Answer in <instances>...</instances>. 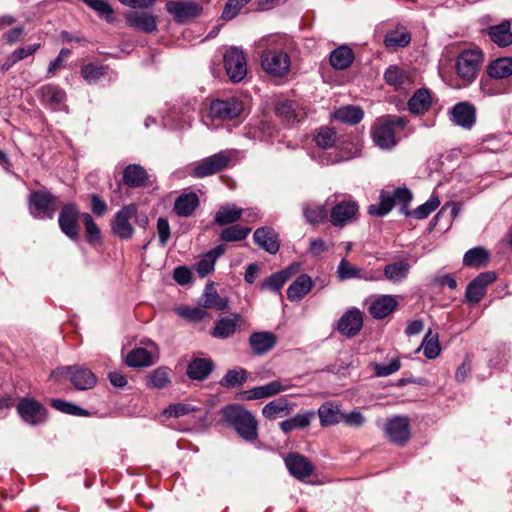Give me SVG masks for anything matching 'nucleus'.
I'll list each match as a JSON object with an SVG mask.
<instances>
[{
    "mask_svg": "<svg viewBox=\"0 0 512 512\" xmlns=\"http://www.w3.org/2000/svg\"><path fill=\"white\" fill-rule=\"evenodd\" d=\"M291 39L286 35L274 34L261 38L257 46L262 48L260 64L273 77H283L290 71L291 60L286 51Z\"/></svg>",
    "mask_w": 512,
    "mask_h": 512,
    "instance_id": "obj_1",
    "label": "nucleus"
},
{
    "mask_svg": "<svg viewBox=\"0 0 512 512\" xmlns=\"http://www.w3.org/2000/svg\"><path fill=\"white\" fill-rule=\"evenodd\" d=\"M407 124L408 120L399 115H383L376 118L370 128L373 143L382 150H391L397 145L400 134Z\"/></svg>",
    "mask_w": 512,
    "mask_h": 512,
    "instance_id": "obj_2",
    "label": "nucleus"
},
{
    "mask_svg": "<svg viewBox=\"0 0 512 512\" xmlns=\"http://www.w3.org/2000/svg\"><path fill=\"white\" fill-rule=\"evenodd\" d=\"M245 112L243 102L236 98L215 99L203 115V123L210 128H218L224 122L240 120Z\"/></svg>",
    "mask_w": 512,
    "mask_h": 512,
    "instance_id": "obj_3",
    "label": "nucleus"
},
{
    "mask_svg": "<svg viewBox=\"0 0 512 512\" xmlns=\"http://www.w3.org/2000/svg\"><path fill=\"white\" fill-rule=\"evenodd\" d=\"M222 417L245 441L251 442L258 438V422L244 407L237 404L228 405L222 409Z\"/></svg>",
    "mask_w": 512,
    "mask_h": 512,
    "instance_id": "obj_4",
    "label": "nucleus"
},
{
    "mask_svg": "<svg viewBox=\"0 0 512 512\" xmlns=\"http://www.w3.org/2000/svg\"><path fill=\"white\" fill-rule=\"evenodd\" d=\"M132 221L142 229H146L149 219L146 213L140 212L135 203L124 205L118 210L111 221V230L115 236L122 240H129L134 235Z\"/></svg>",
    "mask_w": 512,
    "mask_h": 512,
    "instance_id": "obj_5",
    "label": "nucleus"
},
{
    "mask_svg": "<svg viewBox=\"0 0 512 512\" xmlns=\"http://www.w3.org/2000/svg\"><path fill=\"white\" fill-rule=\"evenodd\" d=\"M482 62L483 52L479 48L465 49L458 54L455 71L464 86L470 85L475 81Z\"/></svg>",
    "mask_w": 512,
    "mask_h": 512,
    "instance_id": "obj_6",
    "label": "nucleus"
},
{
    "mask_svg": "<svg viewBox=\"0 0 512 512\" xmlns=\"http://www.w3.org/2000/svg\"><path fill=\"white\" fill-rule=\"evenodd\" d=\"M412 200V193L407 188H396L392 191L382 190L380 193V203L371 204L368 207V214L372 216L382 217L387 215L395 206V204L402 203L401 211L404 213L406 205Z\"/></svg>",
    "mask_w": 512,
    "mask_h": 512,
    "instance_id": "obj_7",
    "label": "nucleus"
},
{
    "mask_svg": "<svg viewBox=\"0 0 512 512\" xmlns=\"http://www.w3.org/2000/svg\"><path fill=\"white\" fill-rule=\"evenodd\" d=\"M70 376V381L76 389L87 390L95 386L96 376L87 368L80 367H61L51 373V378L59 381L63 377Z\"/></svg>",
    "mask_w": 512,
    "mask_h": 512,
    "instance_id": "obj_8",
    "label": "nucleus"
},
{
    "mask_svg": "<svg viewBox=\"0 0 512 512\" xmlns=\"http://www.w3.org/2000/svg\"><path fill=\"white\" fill-rule=\"evenodd\" d=\"M224 67L232 82L238 83L247 74L246 58L242 50L231 47L224 54Z\"/></svg>",
    "mask_w": 512,
    "mask_h": 512,
    "instance_id": "obj_9",
    "label": "nucleus"
},
{
    "mask_svg": "<svg viewBox=\"0 0 512 512\" xmlns=\"http://www.w3.org/2000/svg\"><path fill=\"white\" fill-rule=\"evenodd\" d=\"M77 206L73 203L66 204L62 207L58 223L61 231L71 240H77L79 237V219H81Z\"/></svg>",
    "mask_w": 512,
    "mask_h": 512,
    "instance_id": "obj_10",
    "label": "nucleus"
},
{
    "mask_svg": "<svg viewBox=\"0 0 512 512\" xmlns=\"http://www.w3.org/2000/svg\"><path fill=\"white\" fill-rule=\"evenodd\" d=\"M29 205L31 214L40 219H51L55 213L54 197L46 191H36L30 194Z\"/></svg>",
    "mask_w": 512,
    "mask_h": 512,
    "instance_id": "obj_11",
    "label": "nucleus"
},
{
    "mask_svg": "<svg viewBox=\"0 0 512 512\" xmlns=\"http://www.w3.org/2000/svg\"><path fill=\"white\" fill-rule=\"evenodd\" d=\"M385 433L391 443L403 446L410 438V422L406 416H395L387 420Z\"/></svg>",
    "mask_w": 512,
    "mask_h": 512,
    "instance_id": "obj_12",
    "label": "nucleus"
},
{
    "mask_svg": "<svg viewBox=\"0 0 512 512\" xmlns=\"http://www.w3.org/2000/svg\"><path fill=\"white\" fill-rule=\"evenodd\" d=\"M17 411L22 420L30 425H39L46 420L45 407L33 398H22Z\"/></svg>",
    "mask_w": 512,
    "mask_h": 512,
    "instance_id": "obj_13",
    "label": "nucleus"
},
{
    "mask_svg": "<svg viewBox=\"0 0 512 512\" xmlns=\"http://www.w3.org/2000/svg\"><path fill=\"white\" fill-rule=\"evenodd\" d=\"M359 206L355 201L343 200L336 204L330 213V221L335 227H344L357 219Z\"/></svg>",
    "mask_w": 512,
    "mask_h": 512,
    "instance_id": "obj_14",
    "label": "nucleus"
},
{
    "mask_svg": "<svg viewBox=\"0 0 512 512\" xmlns=\"http://www.w3.org/2000/svg\"><path fill=\"white\" fill-rule=\"evenodd\" d=\"M275 113L280 119L291 125L300 122L307 116L306 108L296 101L287 99L279 100L276 103Z\"/></svg>",
    "mask_w": 512,
    "mask_h": 512,
    "instance_id": "obj_15",
    "label": "nucleus"
},
{
    "mask_svg": "<svg viewBox=\"0 0 512 512\" xmlns=\"http://www.w3.org/2000/svg\"><path fill=\"white\" fill-rule=\"evenodd\" d=\"M451 121L462 128L471 129L476 122V108L469 102H459L449 111Z\"/></svg>",
    "mask_w": 512,
    "mask_h": 512,
    "instance_id": "obj_16",
    "label": "nucleus"
},
{
    "mask_svg": "<svg viewBox=\"0 0 512 512\" xmlns=\"http://www.w3.org/2000/svg\"><path fill=\"white\" fill-rule=\"evenodd\" d=\"M293 385L288 379H278L247 391V399H262L275 396L289 390Z\"/></svg>",
    "mask_w": 512,
    "mask_h": 512,
    "instance_id": "obj_17",
    "label": "nucleus"
},
{
    "mask_svg": "<svg viewBox=\"0 0 512 512\" xmlns=\"http://www.w3.org/2000/svg\"><path fill=\"white\" fill-rule=\"evenodd\" d=\"M363 326V313L358 308L347 310L338 321L339 332L347 337H353L359 333Z\"/></svg>",
    "mask_w": 512,
    "mask_h": 512,
    "instance_id": "obj_18",
    "label": "nucleus"
},
{
    "mask_svg": "<svg viewBox=\"0 0 512 512\" xmlns=\"http://www.w3.org/2000/svg\"><path fill=\"white\" fill-rule=\"evenodd\" d=\"M167 11L177 22H186L200 15L202 7L195 2H173L166 4Z\"/></svg>",
    "mask_w": 512,
    "mask_h": 512,
    "instance_id": "obj_19",
    "label": "nucleus"
},
{
    "mask_svg": "<svg viewBox=\"0 0 512 512\" xmlns=\"http://www.w3.org/2000/svg\"><path fill=\"white\" fill-rule=\"evenodd\" d=\"M253 239L260 248L270 254H276L279 251L280 242L278 234L271 227L264 226L256 229Z\"/></svg>",
    "mask_w": 512,
    "mask_h": 512,
    "instance_id": "obj_20",
    "label": "nucleus"
},
{
    "mask_svg": "<svg viewBox=\"0 0 512 512\" xmlns=\"http://www.w3.org/2000/svg\"><path fill=\"white\" fill-rule=\"evenodd\" d=\"M277 337L269 331L254 332L249 337V345L255 355L262 356L274 348Z\"/></svg>",
    "mask_w": 512,
    "mask_h": 512,
    "instance_id": "obj_21",
    "label": "nucleus"
},
{
    "mask_svg": "<svg viewBox=\"0 0 512 512\" xmlns=\"http://www.w3.org/2000/svg\"><path fill=\"white\" fill-rule=\"evenodd\" d=\"M285 465L289 473L297 479L310 476L313 466L306 457L297 453H291L285 458Z\"/></svg>",
    "mask_w": 512,
    "mask_h": 512,
    "instance_id": "obj_22",
    "label": "nucleus"
},
{
    "mask_svg": "<svg viewBox=\"0 0 512 512\" xmlns=\"http://www.w3.org/2000/svg\"><path fill=\"white\" fill-rule=\"evenodd\" d=\"M245 134L250 139L268 142L274 137L275 128L268 120L256 119L248 124Z\"/></svg>",
    "mask_w": 512,
    "mask_h": 512,
    "instance_id": "obj_23",
    "label": "nucleus"
},
{
    "mask_svg": "<svg viewBox=\"0 0 512 512\" xmlns=\"http://www.w3.org/2000/svg\"><path fill=\"white\" fill-rule=\"evenodd\" d=\"M42 102L52 110H62L65 107L66 93L59 86L48 84L40 89Z\"/></svg>",
    "mask_w": 512,
    "mask_h": 512,
    "instance_id": "obj_24",
    "label": "nucleus"
},
{
    "mask_svg": "<svg viewBox=\"0 0 512 512\" xmlns=\"http://www.w3.org/2000/svg\"><path fill=\"white\" fill-rule=\"evenodd\" d=\"M337 274L340 280L347 279H364L366 281H378L382 279L380 273L375 272L374 274L367 275L362 273V269L356 265L351 264L346 258H343L337 268Z\"/></svg>",
    "mask_w": 512,
    "mask_h": 512,
    "instance_id": "obj_25",
    "label": "nucleus"
},
{
    "mask_svg": "<svg viewBox=\"0 0 512 512\" xmlns=\"http://www.w3.org/2000/svg\"><path fill=\"white\" fill-rule=\"evenodd\" d=\"M397 307L392 295H381L373 299L369 305V313L375 319H382L391 314Z\"/></svg>",
    "mask_w": 512,
    "mask_h": 512,
    "instance_id": "obj_26",
    "label": "nucleus"
},
{
    "mask_svg": "<svg viewBox=\"0 0 512 512\" xmlns=\"http://www.w3.org/2000/svg\"><path fill=\"white\" fill-rule=\"evenodd\" d=\"M127 23L145 33H151L157 29V20L154 15L145 12H129L125 15Z\"/></svg>",
    "mask_w": 512,
    "mask_h": 512,
    "instance_id": "obj_27",
    "label": "nucleus"
},
{
    "mask_svg": "<svg viewBox=\"0 0 512 512\" xmlns=\"http://www.w3.org/2000/svg\"><path fill=\"white\" fill-rule=\"evenodd\" d=\"M313 282L309 275H299L288 287L287 297L292 302L300 301L312 289Z\"/></svg>",
    "mask_w": 512,
    "mask_h": 512,
    "instance_id": "obj_28",
    "label": "nucleus"
},
{
    "mask_svg": "<svg viewBox=\"0 0 512 512\" xmlns=\"http://www.w3.org/2000/svg\"><path fill=\"white\" fill-rule=\"evenodd\" d=\"M487 34L490 40L499 47H506L512 44L511 24L508 20L498 25L489 26Z\"/></svg>",
    "mask_w": 512,
    "mask_h": 512,
    "instance_id": "obj_29",
    "label": "nucleus"
},
{
    "mask_svg": "<svg viewBox=\"0 0 512 512\" xmlns=\"http://www.w3.org/2000/svg\"><path fill=\"white\" fill-rule=\"evenodd\" d=\"M199 205V198L196 193H183L174 202V211L180 217H189Z\"/></svg>",
    "mask_w": 512,
    "mask_h": 512,
    "instance_id": "obj_30",
    "label": "nucleus"
},
{
    "mask_svg": "<svg viewBox=\"0 0 512 512\" xmlns=\"http://www.w3.org/2000/svg\"><path fill=\"white\" fill-rule=\"evenodd\" d=\"M410 268L407 261L392 262L384 266L383 276L392 283H401L408 277Z\"/></svg>",
    "mask_w": 512,
    "mask_h": 512,
    "instance_id": "obj_31",
    "label": "nucleus"
},
{
    "mask_svg": "<svg viewBox=\"0 0 512 512\" xmlns=\"http://www.w3.org/2000/svg\"><path fill=\"white\" fill-rule=\"evenodd\" d=\"M214 368L213 362L206 358L193 359L187 367V375L192 380H204L212 372Z\"/></svg>",
    "mask_w": 512,
    "mask_h": 512,
    "instance_id": "obj_32",
    "label": "nucleus"
},
{
    "mask_svg": "<svg viewBox=\"0 0 512 512\" xmlns=\"http://www.w3.org/2000/svg\"><path fill=\"white\" fill-rule=\"evenodd\" d=\"M432 104V97L427 89H418L408 101V109L413 114H424Z\"/></svg>",
    "mask_w": 512,
    "mask_h": 512,
    "instance_id": "obj_33",
    "label": "nucleus"
},
{
    "mask_svg": "<svg viewBox=\"0 0 512 512\" xmlns=\"http://www.w3.org/2000/svg\"><path fill=\"white\" fill-rule=\"evenodd\" d=\"M354 61V52L347 45L334 49L330 54V64L337 70L349 68Z\"/></svg>",
    "mask_w": 512,
    "mask_h": 512,
    "instance_id": "obj_34",
    "label": "nucleus"
},
{
    "mask_svg": "<svg viewBox=\"0 0 512 512\" xmlns=\"http://www.w3.org/2000/svg\"><path fill=\"white\" fill-rule=\"evenodd\" d=\"M240 316L233 315L220 318L211 332L215 338L226 339L233 335L238 327Z\"/></svg>",
    "mask_w": 512,
    "mask_h": 512,
    "instance_id": "obj_35",
    "label": "nucleus"
},
{
    "mask_svg": "<svg viewBox=\"0 0 512 512\" xmlns=\"http://www.w3.org/2000/svg\"><path fill=\"white\" fill-rule=\"evenodd\" d=\"M315 417L314 411H306L298 413L294 417L286 419L280 423V428L284 433H290L295 429H304L308 427Z\"/></svg>",
    "mask_w": 512,
    "mask_h": 512,
    "instance_id": "obj_36",
    "label": "nucleus"
},
{
    "mask_svg": "<svg viewBox=\"0 0 512 512\" xmlns=\"http://www.w3.org/2000/svg\"><path fill=\"white\" fill-rule=\"evenodd\" d=\"M487 73L494 79L509 77L512 75V58L504 57L492 61L487 68Z\"/></svg>",
    "mask_w": 512,
    "mask_h": 512,
    "instance_id": "obj_37",
    "label": "nucleus"
},
{
    "mask_svg": "<svg viewBox=\"0 0 512 512\" xmlns=\"http://www.w3.org/2000/svg\"><path fill=\"white\" fill-rule=\"evenodd\" d=\"M363 116V110L356 106H344L337 109L332 114L334 120L352 125L359 123L363 119Z\"/></svg>",
    "mask_w": 512,
    "mask_h": 512,
    "instance_id": "obj_38",
    "label": "nucleus"
},
{
    "mask_svg": "<svg viewBox=\"0 0 512 512\" xmlns=\"http://www.w3.org/2000/svg\"><path fill=\"white\" fill-rule=\"evenodd\" d=\"M154 363V358L145 348H135L126 356V364L130 367H148Z\"/></svg>",
    "mask_w": 512,
    "mask_h": 512,
    "instance_id": "obj_39",
    "label": "nucleus"
},
{
    "mask_svg": "<svg viewBox=\"0 0 512 512\" xmlns=\"http://www.w3.org/2000/svg\"><path fill=\"white\" fill-rule=\"evenodd\" d=\"M123 178L128 186L139 187L145 184L147 172L139 164H131L124 170Z\"/></svg>",
    "mask_w": 512,
    "mask_h": 512,
    "instance_id": "obj_40",
    "label": "nucleus"
},
{
    "mask_svg": "<svg viewBox=\"0 0 512 512\" xmlns=\"http://www.w3.org/2000/svg\"><path fill=\"white\" fill-rule=\"evenodd\" d=\"M318 416L322 426H330L339 423L342 420V413L338 406L331 403H325L318 409Z\"/></svg>",
    "mask_w": 512,
    "mask_h": 512,
    "instance_id": "obj_41",
    "label": "nucleus"
},
{
    "mask_svg": "<svg viewBox=\"0 0 512 512\" xmlns=\"http://www.w3.org/2000/svg\"><path fill=\"white\" fill-rule=\"evenodd\" d=\"M243 210L233 204L221 206L215 215V222L218 225H227L240 219Z\"/></svg>",
    "mask_w": 512,
    "mask_h": 512,
    "instance_id": "obj_42",
    "label": "nucleus"
},
{
    "mask_svg": "<svg viewBox=\"0 0 512 512\" xmlns=\"http://www.w3.org/2000/svg\"><path fill=\"white\" fill-rule=\"evenodd\" d=\"M303 216L312 225L322 223L328 216L325 205L303 204Z\"/></svg>",
    "mask_w": 512,
    "mask_h": 512,
    "instance_id": "obj_43",
    "label": "nucleus"
},
{
    "mask_svg": "<svg viewBox=\"0 0 512 512\" xmlns=\"http://www.w3.org/2000/svg\"><path fill=\"white\" fill-rule=\"evenodd\" d=\"M108 73V66L89 63L81 68V75L88 84H96Z\"/></svg>",
    "mask_w": 512,
    "mask_h": 512,
    "instance_id": "obj_44",
    "label": "nucleus"
},
{
    "mask_svg": "<svg viewBox=\"0 0 512 512\" xmlns=\"http://www.w3.org/2000/svg\"><path fill=\"white\" fill-rule=\"evenodd\" d=\"M488 258L489 254L484 248L476 247L464 254L463 263L466 266L481 268L486 265Z\"/></svg>",
    "mask_w": 512,
    "mask_h": 512,
    "instance_id": "obj_45",
    "label": "nucleus"
},
{
    "mask_svg": "<svg viewBox=\"0 0 512 512\" xmlns=\"http://www.w3.org/2000/svg\"><path fill=\"white\" fill-rule=\"evenodd\" d=\"M440 205L439 197L433 193L431 197L413 211H404L407 216H413L416 219H425Z\"/></svg>",
    "mask_w": 512,
    "mask_h": 512,
    "instance_id": "obj_46",
    "label": "nucleus"
},
{
    "mask_svg": "<svg viewBox=\"0 0 512 512\" xmlns=\"http://www.w3.org/2000/svg\"><path fill=\"white\" fill-rule=\"evenodd\" d=\"M290 275L291 273L288 270H282L274 273L261 283V289L278 292L288 281Z\"/></svg>",
    "mask_w": 512,
    "mask_h": 512,
    "instance_id": "obj_47",
    "label": "nucleus"
},
{
    "mask_svg": "<svg viewBox=\"0 0 512 512\" xmlns=\"http://www.w3.org/2000/svg\"><path fill=\"white\" fill-rule=\"evenodd\" d=\"M337 139L336 131L327 126L320 127L314 134V141L317 146L328 149L335 145Z\"/></svg>",
    "mask_w": 512,
    "mask_h": 512,
    "instance_id": "obj_48",
    "label": "nucleus"
},
{
    "mask_svg": "<svg viewBox=\"0 0 512 512\" xmlns=\"http://www.w3.org/2000/svg\"><path fill=\"white\" fill-rule=\"evenodd\" d=\"M411 41L409 32L402 30L390 31L386 34L384 43L385 46L392 49H397L407 46Z\"/></svg>",
    "mask_w": 512,
    "mask_h": 512,
    "instance_id": "obj_49",
    "label": "nucleus"
},
{
    "mask_svg": "<svg viewBox=\"0 0 512 512\" xmlns=\"http://www.w3.org/2000/svg\"><path fill=\"white\" fill-rule=\"evenodd\" d=\"M147 383L152 388H165L170 383L169 369L167 367L156 368L149 374Z\"/></svg>",
    "mask_w": 512,
    "mask_h": 512,
    "instance_id": "obj_50",
    "label": "nucleus"
},
{
    "mask_svg": "<svg viewBox=\"0 0 512 512\" xmlns=\"http://www.w3.org/2000/svg\"><path fill=\"white\" fill-rule=\"evenodd\" d=\"M421 347L426 358H436L441 351L437 334H433L429 330L422 341Z\"/></svg>",
    "mask_w": 512,
    "mask_h": 512,
    "instance_id": "obj_51",
    "label": "nucleus"
},
{
    "mask_svg": "<svg viewBox=\"0 0 512 512\" xmlns=\"http://www.w3.org/2000/svg\"><path fill=\"white\" fill-rule=\"evenodd\" d=\"M384 79L389 85L394 86L396 89L403 88L408 81L406 73L397 66L388 67L384 74Z\"/></svg>",
    "mask_w": 512,
    "mask_h": 512,
    "instance_id": "obj_52",
    "label": "nucleus"
},
{
    "mask_svg": "<svg viewBox=\"0 0 512 512\" xmlns=\"http://www.w3.org/2000/svg\"><path fill=\"white\" fill-rule=\"evenodd\" d=\"M89 8L94 10L100 17L108 23L114 21V11L109 3L103 0H82Z\"/></svg>",
    "mask_w": 512,
    "mask_h": 512,
    "instance_id": "obj_53",
    "label": "nucleus"
},
{
    "mask_svg": "<svg viewBox=\"0 0 512 512\" xmlns=\"http://www.w3.org/2000/svg\"><path fill=\"white\" fill-rule=\"evenodd\" d=\"M289 409V403L284 398L275 399L267 403L263 409L262 414L265 418L275 419L278 415Z\"/></svg>",
    "mask_w": 512,
    "mask_h": 512,
    "instance_id": "obj_54",
    "label": "nucleus"
},
{
    "mask_svg": "<svg viewBox=\"0 0 512 512\" xmlns=\"http://www.w3.org/2000/svg\"><path fill=\"white\" fill-rule=\"evenodd\" d=\"M81 220L85 226L87 240L90 244H95L101 239V231L89 213H82Z\"/></svg>",
    "mask_w": 512,
    "mask_h": 512,
    "instance_id": "obj_55",
    "label": "nucleus"
},
{
    "mask_svg": "<svg viewBox=\"0 0 512 512\" xmlns=\"http://www.w3.org/2000/svg\"><path fill=\"white\" fill-rule=\"evenodd\" d=\"M229 162H202L193 170V176L203 178L216 174L228 166Z\"/></svg>",
    "mask_w": 512,
    "mask_h": 512,
    "instance_id": "obj_56",
    "label": "nucleus"
},
{
    "mask_svg": "<svg viewBox=\"0 0 512 512\" xmlns=\"http://www.w3.org/2000/svg\"><path fill=\"white\" fill-rule=\"evenodd\" d=\"M251 232V229L248 227H242L240 225H233L226 229H224L221 232V239L226 242H232V241H241L245 239L249 233Z\"/></svg>",
    "mask_w": 512,
    "mask_h": 512,
    "instance_id": "obj_57",
    "label": "nucleus"
},
{
    "mask_svg": "<svg viewBox=\"0 0 512 512\" xmlns=\"http://www.w3.org/2000/svg\"><path fill=\"white\" fill-rule=\"evenodd\" d=\"M204 307L223 310L226 308V302L218 295L213 285H208L204 292Z\"/></svg>",
    "mask_w": 512,
    "mask_h": 512,
    "instance_id": "obj_58",
    "label": "nucleus"
},
{
    "mask_svg": "<svg viewBox=\"0 0 512 512\" xmlns=\"http://www.w3.org/2000/svg\"><path fill=\"white\" fill-rule=\"evenodd\" d=\"M246 378V371L244 369H232L225 374L221 379L220 384L223 387L233 388L245 382Z\"/></svg>",
    "mask_w": 512,
    "mask_h": 512,
    "instance_id": "obj_59",
    "label": "nucleus"
},
{
    "mask_svg": "<svg viewBox=\"0 0 512 512\" xmlns=\"http://www.w3.org/2000/svg\"><path fill=\"white\" fill-rule=\"evenodd\" d=\"M52 407L55 409L70 415L75 416H87L89 415L88 411L67 401L61 399H53L51 401Z\"/></svg>",
    "mask_w": 512,
    "mask_h": 512,
    "instance_id": "obj_60",
    "label": "nucleus"
},
{
    "mask_svg": "<svg viewBox=\"0 0 512 512\" xmlns=\"http://www.w3.org/2000/svg\"><path fill=\"white\" fill-rule=\"evenodd\" d=\"M251 0H228L222 11V18L224 20L234 19Z\"/></svg>",
    "mask_w": 512,
    "mask_h": 512,
    "instance_id": "obj_61",
    "label": "nucleus"
},
{
    "mask_svg": "<svg viewBox=\"0 0 512 512\" xmlns=\"http://www.w3.org/2000/svg\"><path fill=\"white\" fill-rule=\"evenodd\" d=\"M205 308L206 307H178L176 312L179 316L187 320L197 322L205 318L207 314Z\"/></svg>",
    "mask_w": 512,
    "mask_h": 512,
    "instance_id": "obj_62",
    "label": "nucleus"
},
{
    "mask_svg": "<svg viewBox=\"0 0 512 512\" xmlns=\"http://www.w3.org/2000/svg\"><path fill=\"white\" fill-rule=\"evenodd\" d=\"M196 408L188 403H176L169 405L166 409H164L163 414L167 417H181L187 415Z\"/></svg>",
    "mask_w": 512,
    "mask_h": 512,
    "instance_id": "obj_63",
    "label": "nucleus"
},
{
    "mask_svg": "<svg viewBox=\"0 0 512 512\" xmlns=\"http://www.w3.org/2000/svg\"><path fill=\"white\" fill-rule=\"evenodd\" d=\"M485 293L486 289L472 280L466 288L465 297L469 303H478L483 298Z\"/></svg>",
    "mask_w": 512,
    "mask_h": 512,
    "instance_id": "obj_64",
    "label": "nucleus"
}]
</instances>
